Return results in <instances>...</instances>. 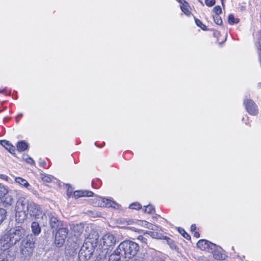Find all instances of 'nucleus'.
<instances>
[{
  "instance_id": "obj_1",
  "label": "nucleus",
  "mask_w": 261,
  "mask_h": 261,
  "mask_svg": "<svg viewBox=\"0 0 261 261\" xmlns=\"http://www.w3.org/2000/svg\"><path fill=\"white\" fill-rule=\"evenodd\" d=\"M26 236V230L21 226L9 229L0 239V249H9Z\"/></svg>"
},
{
  "instance_id": "obj_2",
  "label": "nucleus",
  "mask_w": 261,
  "mask_h": 261,
  "mask_svg": "<svg viewBox=\"0 0 261 261\" xmlns=\"http://www.w3.org/2000/svg\"><path fill=\"white\" fill-rule=\"evenodd\" d=\"M35 238L32 234L28 235L21 242L20 245V258L22 261H29L35 248Z\"/></svg>"
},
{
  "instance_id": "obj_3",
  "label": "nucleus",
  "mask_w": 261,
  "mask_h": 261,
  "mask_svg": "<svg viewBox=\"0 0 261 261\" xmlns=\"http://www.w3.org/2000/svg\"><path fill=\"white\" fill-rule=\"evenodd\" d=\"M118 247L127 261L135 256L139 250L138 244L130 240L123 241Z\"/></svg>"
},
{
  "instance_id": "obj_4",
  "label": "nucleus",
  "mask_w": 261,
  "mask_h": 261,
  "mask_svg": "<svg viewBox=\"0 0 261 261\" xmlns=\"http://www.w3.org/2000/svg\"><path fill=\"white\" fill-rule=\"evenodd\" d=\"M95 246L96 243L92 242L91 239H86L79 253V260L87 261L89 260L93 255Z\"/></svg>"
},
{
  "instance_id": "obj_5",
  "label": "nucleus",
  "mask_w": 261,
  "mask_h": 261,
  "mask_svg": "<svg viewBox=\"0 0 261 261\" xmlns=\"http://www.w3.org/2000/svg\"><path fill=\"white\" fill-rule=\"evenodd\" d=\"M116 242V239L112 234L107 233L100 240L99 248V249L108 250L109 252L110 248L114 246Z\"/></svg>"
},
{
  "instance_id": "obj_6",
  "label": "nucleus",
  "mask_w": 261,
  "mask_h": 261,
  "mask_svg": "<svg viewBox=\"0 0 261 261\" xmlns=\"http://www.w3.org/2000/svg\"><path fill=\"white\" fill-rule=\"evenodd\" d=\"M56 230L55 244L57 247H61L65 243L69 230L65 226Z\"/></svg>"
},
{
  "instance_id": "obj_7",
  "label": "nucleus",
  "mask_w": 261,
  "mask_h": 261,
  "mask_svg": "<svg viewBox=\"0 0 261 261\" xmlns=\"http://www.w3.org/2000/svg\"><path fill=\"white\" fill-rule=\"evenodd\" d=\"M47 216L49 219V226L52 229L57 230L65 226L63 222L59 220L54 214L47 213Z\"/></svg>"
},
{
  "instance_id": "obj_8",
  "label": "nucleus",
  "mask_w": 261,
  "mask_h": 261,
  "mask_svg": "<svg viewBox=\"0 0 261 261\" xmlns=\"http://www.w3.org/2000/svg\"><path fill=\"white\" fill-rule=\"evenodd\" d=\"M96 202L98 206L113 207L118 209L119 207V204L111 199L105 198L104 197H99L97 198Z\"/></svg>"
},
{
  "instance_id": "obj_9",
  "label": "nucleus",
  "mask_w": 261,
  "mask_h": 261,
  "mask_svg": "<svg viewBox=\"0 0 261 261\" xmlns=\"http://www.w3.org/2000/svg\"><path fill=\"white\" fill-rule=\"evenodd\" d=\"M28 210H27L28 214L31 216L35 217V218H38L40 216L42 215V211L40 206L33 201H30V203Z\"/></svg>"
},
{
  "instance_id": "obj_10",
  "label": "nucleus",
  "mask_w": 261,
  "mask_h": 261,
  "mask_svg": "<svg viewBox=\"0 0 261 261\" xmlns=\"http://www.w3.org/2000/svg\"><path fill=\"white\" fill-rule=\"evenodd\" d=\"M244 105L247 112L251 115H256L258 114V109L257 105L251 99H244Z\"/></svg>"
},
{
  "instance_id": "obj_11",
  "label": "nucleus",
  "mask_w": 261,
  "mask_h": 261,
  "mask_svg": "<svg viewBox=\"0 0 261 261\" xmlns=\"http://www.w3.org/2000/svg\"><path fill=\"white\" fill-rule=\"evenodd\" d=\"M197 246L200 250L207 252H211V250H214L217 246L205 240H201L197 243Z\"/></svg>"
},
{
  "instance_id": "obj_12",
  "label": "nucleus",
  "mask_w": 261,
  "mask_h": 261,
  "mask_svg": "<svg viewBox=\"0 0 261 261\" xmlns=\"http://www.w3.org/2000/svg\"><path fill=\"white\" fill-rule=\"evenodd\" d=\"M30 203V201L24 198H19L16 203V211L27 212Z\"/></svg>"
},
{
  "instance_id": "obj_13",
  "label": "nucleus",
  "mask_w": 261,
  "mask_h": 261,
  "mask_svg": "<svg viewBox=\"0 0 261 261\" xmlns=\"http://www.w3.org/2000/svg\"><path fill=\"white\" fill-rule=\"evenodd\" d=\"M108 261H127V260L117 247L109 256Z\"/></svg>"
},
{
  "instance_id": "obj_14",
  "label": "nucleus",
  "mask_w": 261,
  "mask_h": 261,
  "mask_svg": "<svg viewBox=\"0 0 261 261\" xmlns=\"http://www.w3.org/2000/svg\"><path fill=\"white\" fill-rule=\"evenodd\" d=\"M84 225L83 223L73 224L71 227L74 236L78 238L84 231Z\"/></svg>"
},
{
  "instance_id": "obj_15",
  "label": "nucleus",
  "mask_w": 261,
  "mask_h": 261,
  "mask_svg": "<svg viewBox=\"0 0 261 261\" xmlns=\"http://www.w3.org/2000/svg\"><path fill=\"white\" fill-rule=\"evenodd\" d=\"M221 248L218 249V246L216 247L214 250H211V252H212L213 254V257L215 259L217 260H224L226 258V255L224 253H223L222 250H220Z\"/></svg>"
},
{
  "instance_id": "obj_16",
  "label": "nucleus",
  "mask_w": 261,
  "mask_h": 261,
  "mask_svg": "<svg viewBox=\"0 0 261 261\" xmlns=\"http://www.w3.org/2000/svg\"><path fill=\"white\" fill-rule=\"evenodd\" d=\"M93 195V193L92 191H82V190H79V191H76L73 193V196L75 198H78L81 197H91Z\"/></svg>"
},
{
  "instance_id": "obj_17",
  "label": "nucleus",
  "mask_w": 261,
  "mask_h": 261,
  "mask_svg": "<svg viewBox=\"0 0 261 261\" xmlns=\"http://www.w3.org/2000/svg\"><path fill=\"white\" fill-rule=\"evenodd\" d=\"M28 216L27 212L16 211V220L18 223H22L28 218Z\"/></svg>"
},
{
  "instance_id": "obj_18",
  "label": "nucleus",
  "mask_w": 261,
  "mask_h": 261,
  "mask_svg": "<svg viewBox=\"0 0 261 261\" xmlns=\"http://www.w3.org/2000/svg\"><path fill=\"white\" fill-rule=\"evenodd\" d=\"M15 180L16 183L19 184V185H21L26 188H27L29 191H33V187L30 185V184L24 179L17 177H16L15 179Z\"/></svg>"
},
{
  "instance_id": "obj_19",
  "label": "nucleus",
  "mask_w": 261,
  "mask_h": 261,
  "mask_svg": "<svg viewBox=\"0 0 261 261\" xmlns=\"http://www.w3.org/2000/svg\"><path fill=\"white\" fill-rule=\"evenodd\" d=\"M0 261H12V257L9 256V249H0Z\"/></svg>"
},
{
  "instance_id": "obj_20",
  "label": "nucleus",
  "mask_w": 261,
  "mask_h": 261,
  "mask_svg": "<svg viewBox=\"0 0 261 261\" xmlns=\"http://www.w3.org/2000/svg\"><path fill=\"white\" fill-rule=\"evenodd\" d=\"M76 245H74L72 249L70 250L69 248L66 249V255L63 258V261H73V257L72 256H68L67 254H76V252H75L76 250Z\"/></svg>"
},
{
  "instance_id": "obj_21",
  "label": "nucleus",
  "mask_w": 261,
  "mask_h": 261,
  "mask_svg": "<svg viewBox=\"0 0 261 261\" xmlns=\"http://www.w3.org/2000/svg\"><path fill=\"white\" fill-rule=\"evenodd\" d=\"M0 144L6 148L10 153H14L15 151V146L11 145L8 141L2 140L0 141Z\"/></svg>"
},
{
  "instance_id": "obj_22",
  "label": "nucleus",
  "mask_w": 261,
  "mask_h": 261,
  "mask_svg": "<svg viewBox=\"0 0 261 261\" xmlns=\"http://www.w3.org/2000/svg\"><path fill=\"white\" fill-rule=\"evenodd\" d=\"M31 229L33 233L35 235H38L41 232V227L39 223L36 221H34L32 223Z\"/></svg>"
},
{
  "instance_id": "obj_23",
  "label": "nucleus",
  "mask_w": 261,
  "mask_h": 261,
  "mask_svg": "<svg viewBox=\"0 0 261 261\" xmlns=\"http://www.w3.org/2000/svg\"><path fill=\"white\" fill-rule=\"evenodd\" d=\"M100 252L98 253V255L96 256L95 261H104L106 255L108 254H109V252L108 250H105L102 249H99Z\"/></svg>"
},
{
  "instance_id": "obj_24",
  "label": "nucleus",
  "mask_w": 261,
  "mask_h": 261,
  "mask_svg": "<svg viewBox=\"0 0 261 261\" xmlns=\"http://www.w3.org/2000/svg\"><path fill=\"white\" fill-rule=\"evenodd\" d=\"M17 148L18 151H23L28 148V144L24 141H21L17 143Z\"/></svg>"
},
{
  "instance_id": "obj_25",
  "label": "nucleus",
  "mask_w": 261,
  "mask_h": 261,
  "mask_svg": "<svg viewBox=\"0 0 261 261\" xmlns=\"http://www.w3.org/2000/svg\"><path fill=\"white\" fill-rule=\"evenodd\" d=\"M228 21L230 24L232 25L239 23L240 19L238 18H234L233 14H229L228 17Z\"/></svg>"
},
{
  "instance_id": "obj_26",
  "label": "nucleus",
  "mask_w": 261,
  "mask_h": 261,
  "mask_svg": "<svg viewBox=\"0 0 261 261\" xmlns=\"http://www.w3.org/2000/svg\"><path fill=\"white\" fill-rule=\"evenodd\" d=\"M180 8L182 11L187 15L190 14V11L189 10V5L188 3H185V4L180 6Z\"/></svg>"
},
{
  "instance_id": "obj_27",
  "label": "nucleus",
  "mask_w": 261,
  "mask_h": 261,
  "mask_svg": "<svg viewBox=\"0 0 261 261\" xmlns=\"http://www.w3.org/2000/svg\"><path fill=\"white\" fill-rule=\"evenodd\" d=\"M8 193V190L4 185L0 184V199L4 197Z\"/></svg>"
},
{
  "instance_id": "obj_28",
  "label": "nucleus",
  "mask_w": 261,
  "mask_h": 261,
  "mask_svg": "<svg viewBox=\"0 0 261 261\" xmlns=\"http://www.w3.org/2000/svg\"><path fill=\"white\" fill-rule=\"evenodd\" d=\"M6 211L4 208H0V225L6 217Z\"/></svg>"
},
{
  "instance_id": "obj_29",
  "label": "nucleus",
  "mask_w": 261,
  "mask_h": 261,
  "mask_svg": "<svg viewBox=\"0 0 261 261\" xmlns=\"http://www.w3.org/2000/svg\"><path fill=\"white\" fill-rule=\"evenodd\" d=\"M178 231L187 240H189L191 239L190 236L186 232L184 229L182 228H179Z\"/></svg>"
},
{
  "instance_id": "obj_30",
  "label": "nucleus",
  "mask_w": 261,
  "mask_h": 261,
  "mask_svg": "<svg viewBox=\"0 0 261 261\" xmlns=\"http://www.w3.org/2000/svg\"><path fill=\"white\" fill-rule=\"evenodd\" d=\"M214 22L218 25H222L223 21L219 15H215L213 16Z\"/></svg>"
},
{
  "instance_id": "obj_31",
  "label": "nucleus",
  "mask_w": 261,
  "mask_h": 261,
  "mask_svg": "<svg viewBox=\"0 0 261 261\" xmlns=\"http://www.w3.org/2000/svg\"><path fill=\"white\" fill-rule=\"evenodd\" d=\"M144 212L148 214H152L155 212V210L152 205L149 204L145 206Z\"/></svg>"
},
{
  "instance_id": "obj_32",
  "label": "nucleus",
  "mask_w": 261,
  "mask_h": 261,
  "mask_svg": "<svg viewBox=\"0 0 261 261\" xmlns=\"http://www.w3.org/2000/svg\"><path fill=\"white\" fill-rule=\"evenodd\" d=\"M194 19L195 23L198 27H200L203 30H206V27L204 24H203V23L200 20L196 18H194Z\"/></svg>"
},
{
  "instance_id": "obj_33",
  "label": "nucleus",
  "mask_w": 261,
  "mask_h": 261,
  "mask_svg": "<svg viewBox=\"0 0 261 261\" xmlns=\"http://www.w3.org/2000/svg\"><path fill=\"white\" fill-rule=\"evenodd\" d=\"M53 178V176L49 175L42 174L41 178L42 180L46 182H50L52 181Z\"/></svg>"
},
{
  "instance_id": "obj_34",
  "label": "nucleus",
  "mask_w": 261,
  "mask_h": 261,
  "mask_svg": "<svg viewBox=\"0 0 261 261\" xmlns=\"http://www.w3.org/2000/svg\"><path fill=\"white\" fill-rule=\"evenodd\" d=\"M129 207L132 209L139 210L141 208V205L139 203L134 202L130 204Z\"/></svg>"
},
{
  "instance_id": "obj_35",
  "label": "nucleus",
  "mask_w": 261,
  "mask_h": 261,
  "mask_svg": "<svg viewBox=\"0 0 261 261\" xmlns=\"http://www.w3.org/2000/svg\"><path fill=\"white\" fill-rule=\"evenodd\" d=\"M213 12L215 13V15H219L222 13L221 7L219 5L215 6L213 9Z\"/></svg>"
},
{
  "instance_id": "obj_36",
  "label": "nucleus",
  "mask_w": 261,
  "mask_h": 261,
  "mask_svg": "<svg viewBox=\"0 0 261 261\" xmlns=\"http://www.w3.org/2000/svg\"><path fill=\"white\" fill-rule=\"evenodd\" d=\"M215 0H205V4L207 7H212L215 4Z\"/></svg>"
},
{
  "instance_id": "obj_37",
  "label": "nucleus",
  "mask_w": 261,
  "mask_h": 261,
  "mask_svg": "<svg viewBox=\"0 0 261 261\" xmlns=\"http://www.w3.org/2000/svg\"><path fill=\"white\" fill-rule=\"evenodd\" d=\"M137 239L140 241L141 242L145 244H147V239L144 237L143 236L140 235L138 237Z\"/></svg>"
},
{
  "instance_id": "obj_38",
  "label": "nucleus",
  "mask_w": 261,
  "mask_h": 261,
  "mask_svg": "<svg viewBox=\"0 0 261 261\" xmlns=\"http://www.w3.org/2000/svg\"><path fill=\"white\" fill-rule=\"evenodd\" d=\"M139 224L141 225L142 226L146 228H147L149 224V222L146 221L141 220L139 221Z\"/></svg>"
},
{
  "instance_id": "obj_39",
  "label": "nucleus",
  "mask_w": 261,
  "mask_h": 261,
  "mask_svg": "<svg viewBox=\"0 0 261 261\" xmlns=\"http://www.w3.org/2000/svg\"><path fill=\"white\" fill-rule=\"evenodd\" d=\"M25 160L26 162L30 164H34L35 163L34 161L30 157H28L26 159H24Z\"/></svg>"
},
{
  "instance_id": "obj_40",
  "label": "nucleus",
  "mask_w": 261,
  "mask_h": 261,
  "mask_svg": "<svg viewBox=\"0 0 261 261\" xmlns=\"http://www.w3.org/2000/svg\"><path fill=\"white\" fill-rule=\"evenodd\" d=\"M153 230L156 231H162V228L160 226L154 224Z\"/></svg>"
},
{
  "instance_id": "obj_41",
  "label": "nucleus",
  "mask_w": 261,
  "mask_h": 261,
  "mask_svg": "<svg viewBox=\"0 0 261 261\" xmlns=\"http://www.w3.org/2000/svg\"><path fill=\"white\" fill-rule=\"evenodd\" d=\"M72 188L71 187H68L67 191V194L68 196H70L72 193Z\"/></svg>"
},
{
  "instance_id": "obj_42",
  "label": "nucleus",
  "mask_w": 261,
  "mask_h": 261,
  "mask_svg": "<svg viewBox=\"0 0 261 261\" xmlns=\"http://www.w3.org/2000/svg\"><path fill=\"white\" fill-rule=\"evenodd\" d=\"M153 225H154V224L149 222V224H148L147 228L153 230Z\"/></svg>"
},
{
  "instance_id": "obj_43",
  "label": "nucleus",
  "mask_w": 261,
  "mask_h": 261,
  "mask_svg": "<svg viewBox=\"0 0 261 261\" xmlns=\"http://www.w3.org/2000/svg\"><path fill=\"white\" fill-rule=\"evenodd\" d=\"M196 225L195 224H192L191 226V230L192 231H195V230L196 229Z\"/></svg>"
},
{
  "instance_id": "obj_44",
  "label": "nucleus",
  "mask_w": 261,
  "mask_h": 261,
  "mask_svg": "<svg viewBox=\"0 0 261 261\" xmlns=\"http://www.w3.org/2000/svg\"><path fill=\"white\" fill-rule=\"evenodd\" d=\"M194 237H195L196 238H198L200 237V234L198 232L195 231L194 233Z\"/></svg>"
},
{
  "instance_id": "obj_45",
  "label": "nucleus",
  "mask_w": 261,
  "mask_h": 261,
  "mask_svg": "<svg viewBox=\"0 0 261 261\" xmlns=\"http://www.w3.org/2000/svg\"><path fill=\"white\" fill-rule=\"evenodd\" d=\"M39 164L41 166H44L46 165V162L45 161H41L39 162Z\"/></svg>"
},
{
  "instance_id": "obj_46",
  "label": "nucleus",
  "mask_w": 261,
  "mask_h": 261,
  "mask_svg": "<svg viewBox=\"0 0 261 261\" xmlns=\"http://www.w3.org/2000/svg\"><path fill=\"white\" fill-rule=\"evenodd\" d=\"M178 1L181 4V5L185 4V3H187L185 0H178Z\"/></svg>"
},
{
  "instance_id": "obj_47",
  "label": "nucleus",
  "mask_w": 261,
  "mask_h": 261,
  "mask_svg": "<svg viewBox=\"0 0 261 261\" xmlns=\"http://www.w3.org/2000/svg\"><path fill=\"white\" fill-rule=\"evenodd\" d=\"M257 87L258 88V89H260L261 88V83H258L257 85Z\"/></svg>"
},
{
  "instance_id": "obj_48",
  "label": "nucleus",
  "mask_w": 261,
  "mask_h": 261,
  "mask_svg": "<svg viewBox=\"0 0 261 261\" xmlns=\"http://www.w3.org/2000/svg\"><path fill=\"white\" fill-rule=\"evenodd\" d=\"M2 176L4 177V178L6 180H7L8 178V177L6 175H2Z\"/></svg>"
},
{
  "instance_id": "obj_49",
  "label": "nucleus",
  "mask_w": 261,
  "mask_h": 261,
  "mask_svg": "<svg viewBox=\"0 0 261 261\" xmlns=\"http://www.w3.org/2000/svg\"><path fill=\"white\" fill-rule=\"evenodd\" d=\"M131 261H144V260H143V259H133V260H131Z\"/></svg>"
},
{
  "instance_id": "obj_50",
  "label": "nucleus",
  "mask_w": 261,
  "mask_h": 261,
  "mask_svg": "<svg viewBox=\"0 0 261 261\" xmlns=\"http://www.w3.org/2000/svg\"><path fill=\"white\" fill-rule=\"evenodd\" d=\"M0 93H5V89L0 90Z\"/></svg>"
},
{
  "instance_id": "obj_51",
  "label": "nucleus",
  "mask_w": 261,
  "mask_h": 261,
  "mask_svg": "<svg viewBox=\"0 0 261 261\" xmlns=\"http://www.w3.org/2000/svg\"><path fill=\"white\" fill-rule=\"evenodd\" d=\"M149 234H153L154 233L153 232L150 231L149 233H148Z\"/></svg>"
},
{
  "instance_id": "obj_52",
  "label": "nucleus",
  "mask_w": 261,
  "mask_h": 261,
  "mask_svg": "<svg viewBox=\"0 0 261 261\" xmlns=\"http://www.w3.org/2000/svg\"><path fill=\"white\" fill-rule=\"evenodd\" d=\"M18 116H19V117H21V116H22V114H19V115H18Z\"/></svg>"
},
{
  "instance_id": "obj_53",
  "label": "nucleus",
  "mask_w": 261,
  "mask_h": 261,
  "mask_svg": "<svg viewBox=\"0 0 261 261\" xmlns=\"http://www.w3.org/2000/svg\"><path fill=\"white\" fill-rule=\"evenodd\" d=\"M221 1H222V5H223V0H221Z\"/></svg>"
},
{
  "instance_id": "obj_54",
  "label": "nucleus",
  "mask_w": 261,
  "mask_h": 261,
  "mask_svg": "<svg viewBox=\"0 0 261 261\" xmlns=\"http://www.w3.org/2000/svg\"><path fill=\"white\" fill-rule=\"evenodd\" d=\"M200 3H201V4L202 5H203V3H202V2H201Z\"/></svg>"
}]
</instances>
